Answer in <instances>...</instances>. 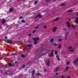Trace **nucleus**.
I'll use <instances>...</instances> for the list:
<instances>
[{
	"instance_id": "864d4df0",
	"label": "nucleus",
	"mask_w": 78,
	"mask_h": 78,
	"mask_svg": "<svg viewBox=\"0 0 78 78\" xmlns=\"http://www.w3.org/2000/svg\"><path fill=\"white\" fill-rule=\"evenodd\" d=\"M12 66H14V64H12Z\"/></svg>"
},
{
	"instance_id": "ddd939ff",
	"label": "nucleus",
	"mask_w": 78,
	"mask_h": 78,
	"mask_svg": "<svg viewBox=\"0 0 78 78\" xmlns=\"http://www.w3.org/2000/svg\"><path fill=\"white\" fill-rule=\"evenodd\" d=\"M59 70V66H58L55 70L56 71H58Z\"/></svg>"
},
{
	"instance_id": "4d7b16f0",
	"label": "nucleus",
	"mask_w": 78,
	"mask_h": 78,
	"mask_svg": "<svg viewBox=\"0 0 78 78\" xmlns=\"http://www.w3.org/2000/svg\"><path fill=\"white\" fill-rule=\"evenodd\" d=\"M20 23L21 24H22V23L20 22Z\"/></svg>"
},
{
	"instance_id": "79ce46f5",
	"label": "nucleus",
	"mask_w": 78,
	"mask_h": 78,
	"mask_svg": "<svg viewBox=\"0 0 78 78\" xmlns=\"http://www.w3.org/2000/svg\"><path fill=\"white\" fill-rule=\"evenodd\" d=\"M67 71H67V70H64V72H67Z\"/></svg>"
},
{
	"instance_id": "412c9836",
	"label": "nucleus",
	"mask_w": 78,
	"mask_h": 78,
	"mask_svg": "<svg viewBox=\"0 0 78 78\" xmlns=\"http://www.w3.org/2000/svg\"><path fill=\"white\" fill-rule=\"evenodd\" d=\"M72 10H69L68 11H67V12H72Z\"/></svg>"
},
{
	"instance_id": "6e6d98bb",
	"label": "nucleus",
	"mask_w": 78,
	"mask_h": 78,
	"mask_svg": "<svg viewBox=\"0 0 78 78\" xmlns=\"http://www.w3.org/2000/svg\"><path fill=\"white\" fill-rule=\"evenodd\" d=\"M76 34H77V32H76Z\"/></svg>"
},
{
	"instance_id": "f03ea898",
	"label": "nucleus",
	"mask_w": 78,
	"mask_h": 78,
	"mask_svg": "<svg viewBox=\"0 0 78 78\" xmlns=\"http://www.w3.org/2000/svg\"><path fill=\"white\" fill-rule=\"evenodd\" d=\"M53 51H54V50H52V51L51 52V54L49 55V57H51V56H53V55H54L53 54Z\"/></svg>"
},
{
	"instance_id": "7c9ffc66",
	"label": "nucleus",
	"mask_w": 78,
	"mask_h": 78,
	"mask_svg": "<svg viewBox=\"0 0 78 78\" xmlns=\"http://www.w3.org/2000/svg\"><path fill=\"white\" fill-rule=\"evenodd\" d=\"M69 63H70V62H67L66 64L67 65H68V64H69Z\"/></svg>"
},
{
	"instance_id": "f704fd0d",
	"label": "nucleus",
	"mask_w": 78,
	"mask_h": 78,
	"mask_svg": "<svg viewBox=\"0 0 78 78\" xmlns=\"http://www.w3.org/2000/svg\"><path fill=\"white\" fill-rule=\"evenodd\" d=\"M22 18H23L22 16H21L19 18V19H22Z\"/></svg>"
},
{
	"instance_id": "4be33fe9",
	"label": "nucleus",
	"mask_w": 78,
	"mask_h": 78,
	"mask_svg": "<svg viewBox=\"0 0 78 78\" xmlns=\"http://www.w3.org/2000/svg\"><path fill=\"white\" fill-rule=\"evenodd\" d=\"M21 22H23V23H25V20H21Z\"/></svg>"
},
{
	"instance_id": "09e8293b",
	"label": "nucleus",
	"mask_w": 78,
	"mask_h": 78,
	"mask_svg": "<svg viewBox=\"0 0 78 78\" xmlns=\"http://www.w3.org/2000/svg\"><path fill=\"white\" fill-rule=\"evenodd\" d=\"M17 62H15V64H17Z\"/></svg>"
},
{
	"instance_id": "4c0bfd02",
	"label": "nucleus",
	"mask_w": 78,
	"mask_h": 78,
	"mask_svg": "<svg viewBox=\"0 0 78 78\" xmlns=\"http://www.w3.org/2000/svg\"><path fill=\"white\" fill-rule=\"evenodd\" d=\"M31 34H29L28 36H29V37H30V36H31Z\"/></svg>"
},
{
	"instance_id": "a878e982",
	"label": "nucleus",
	"mask_w": 78,
	"mask_h": 78,
	"mask_svg": "<svg viewBox=\"0 0 78 78\" xmlns=\"http://www.w3.org/2000/svg\"><path fill=\"white\" fill-rule=\"evenodd\" d=\"M39 25H38V26L36 27L35 29H37V28H39Z\"/></svg>"
},
{
	"instance_id": "20e7f679",
	"label": "nucleus",
	"mask_w": 78,
	"mask_h": 78,
	"mask_svg": "<svg viewBox=\"0 0 78 78\" xmlns=\"http://www.w3.org/2000/svg\"><path fill=\"white\" fill-rule=\"evenodd\" d=\"M57 30V28L56 27H54L52 29V31L55 33V32H56V30Z\"/></svg>"
},
{
	"instance_id": "c03bdc74",
	"label": "nucleus",
	"mask_w": 78,
	"mask_h": 78,
	"mask_svg": "<svg viewBox=\"0 0 78 78\" xmlns=\"http://www.w3.org/2000/svg\"><path fill=\"white\" fill-rule=\"evenodd\" d=\"M58 75V73H57L55 74V76H56V75Z\"/></svg>"
},
{
	"instance_id": "8fccbe9b",
	"label": "nucleus",
	"mask_w": 78,
	"mask_h": 78,
	"mask_svg": "<svg viewBox=\"0 0 78 78\" xmlns=\"http://www.w3.org/2000/svg\"><path fill=\"white\" fill-rule=\"evenodd\" d=\"M32 76H34V74H33L32 75Z\"/></svg>"
},
{
	"instance_id": "37998d69",
	"label": "nucleus",
	"mask_w": 78,
	"mask_h": 78,
	"mask_svg": "<svg viewBox=\"0 0 78 78\" xmlns=\"http://www.w3.org/2000/svg\"><path fill=\"white\" fill-rule=\"evenodd\" d=\"M61 41V39H58L59 42H60V41Z\"/></svg>"
},
{
	"instance_id": "cd10ccee",
	"label": "nucleus",
	"mask_w": 78,
	"mask_h": 78,
	"mask_svg": "<svg viewBox=\"0 0 78 78\" xmlns=\"http://www.w3.org/2000/svg\"><path fill=\"white\" fill-rule=\"evenodd\" d=\"M35 73V70H34L33 71V74H34Z\"/></svg>"
},
{
	"instance_id": "6ab92c4d",
	"label": "nucleus",
	"mask_w": 78,
	"mask_h": 78,
	"mask_svg": "<svg viewBox=\"0 0 78 78\" xmlns=\"http://www.w3.org/2000/svg\"><path fill=\"white\" fill-rule=\"evenodd\" d=\"M61 44H59L58 47V49H59V48H61Z\"/></svg>"
},
{
	"instance_id": "5fc2aeb1",
	"label": "nucleus",
	"mask_w": 78,
	"mask_h": 78,
	"mask_svg": "<svg viewBox=\"0 0 78 78\" xmlns=\"http://www.w3.org/2000/svg\"><path fill=\"white\" fill-rule=\"evenodd\" d=\"M37 21V20H36L35 21V22H36Z\"/></svg>"
},
{
	"instance_id": "dca6fc26",
	"label": "nucleus",
	"mask_w": 78,
	"mask_h": 78,
	"mask_svg": "<svg viewBox=\"0 0 78 78\" xmlns=\"http://www.w3.org/2000/svg\"><path fill=\"white\" fill-rule=\"evenodd\" d=\"M27 47H31V45L30 44H28L27 45Z\"/></svg>"
},
{
	"instance_id": "2eb2a0df",
	"label": "nucleus",
	"mask_w": 78,
	"mask_h": 78,
	"mask_svg": "<svg viewBox=\"0 0 78 78\" xmlns=\"http://www.w3.org/2000/svg\"><path fill=\"white\" fill-rule=\"evenodd\" d=\"M37 44V41H34V44H35V45H36V44Z\"/></svg>"
},
{
	"instance_id": "a19ab883",
	"label": "nucleus",
	"mask_w": 78,
	"mask_h": 78,
	"mask_svg": "<svg viewBox=\"0 0 78 78\" xmlns=\"http://www.w3.org/2000/svg\"><path fill=\"white\" fill-rule=\"evenodd\" d=\"M25 65H23V68H24V67H25Z\"/></svg>"
},
{
	"instance_id": "58836bf2",
	"label": "nucleus",
	"mask_w": 78,
	"mask_h": 78,
	"mask_svg": "<svg viewBox=\"0 0 78 78\" xmlns=\"http://www.w3.org/2000/svg\"><path fill=\"white\" fill-rule=\"evenodd\" d=\"M65 77V76H62V78H64Z\"/></svg>"
},
{
	"instance_id": "c756f323",
	"label": "nucleus",
	"mask_w": 78,
	"mask_h": 78,
	"mask_svg": "<svg viewBox=\"0 0 78 78\" xmlns=\"http://www.w3.org/2000/svg\"><path fill=\"white\" fill-rule=\"evenodd\" d=\"M55 55H57L58 54V52H57V51H55Z\"/></svg>"
},
{
	"instance_id": "49530a36",
	"label": "nucleus",
	"mask_w": 78,
	"mask_h": 78,
	"mask_svg": "<svg viewBox=\"0 0 78 78\" xmlns=\"http://www.w3.org/2000/svg\"><path fill=\"white\" fill-rule=\"evenodd\" d=\"M55 46H57V44H55Z\"/></svg>"
},
{
	"instance_id": "7ed1b4c3",
	"label": "nucleus",
	"mask_w": 78,
	"mask_h": 78,
	"mask_svg": "<svg viewBox=\"0 0 78 78\" xmlns=\"http://www.w3.org/2000/svg\"><path fill=\"white\" fill-rule=\"evenodd\" d=\"M39 17V18H41L42 17V16L41 15V14H39V15H38L37 16L35 17V19H37V18Z\"/></svg>"
},
{
	"instance_id": "6e6552de",
	"label": "nucleus",
	"mask_w": 78,
	"mask_h": 78,
	"mask_svg": "<svg viewBox=\"0 0 78 78\" xmlns=\"http://www.w3.org/2000/svg\"><path fill=\"white\" fill-rule=\"evenodd\" d=\"M12 41H11V40H8V41H7V43L9 44V43H12Z\"/></svg>"
},
{
	"instance_id": "bf43d9fd",
	"label": "nucleus",
	"mask_w": 78,
	"mask_h": 78,
	"mask_svg": "<svg viewBox=\"0 0 78 78\" xmlns=\"http://www.w3.org/2000/svg\"><path fill=\"white\" fill-rule=\"evenodd\" d=\"M29 73H30V71H29Z\"/></svg>"
},
{
	"instance_id": "5701e85b",
	"label": "nucleus",
	"mask_w": 78,
	"mask_h": 78,
	"mask_svg": "<svg viewBox=\"0 0 78 78\" xmlns=\"http://www.w3.org/2000/svg\"><path fill=\"white\" fill-rule=\"evenodd\" d=\"M8 65L10 66V67H11V66H12V64L11 63H9L8 64Z\"/></svg>"
},
{
	"instance_id": "13d9d810",
	"label": "nucleus",
	"mask_w": 78,
	"mask_h": 78,
	"mask_svg": "<svg viewBox=\"0 0 78 78\" xmlns=\"http://www.w3.org/2000/svg\"><path fill=\"white\" fill-rule=\"evenodd\" d=\"M54 1H56V0H54Z\"/></svg>"
},
{
	"instance_id": "0eeeda50",
	"label": "nucleus",
	"mask_w": 78,
	"mask_h": 78,
	"mask_svg": "<svg viewBox=\"0 0 78 78\" xmlns=\"http://www.w3.org/2000/svg\"><path fill=\"white\" fill-rule=\"evenodd\" d=\"M47 65L49 66H50V61L49 60H48V62H47Z\"/></svg>"
},
{
	"instance_id": "423d86ee",
	"label": "nucleus",
	"mask_w": 78,
	"mask_h": 78,
	"mask_svg": "<svg viewBox=\"0 0 78 78\" xmlns=\"http://www.w3.org/2000/svg\"><path fill=\"white\" fill-rule=\"evenodd\" d=\"M59 20V18L58 17H57L56 18V19H54L53 20V21H54V22H56L57 21H58V20Z\"/></svg>"
},
{
	"instance_id": "2f4dec72",
	"label": "nucleus",
	"mask_w": 78,
	"mask_h": 78,
	"mask_svg": "<svg viewBox=\"0 0 78 78\" xmlns=\"http://www.w3.org/2000/svg\"><path fill=\"white\" fill-rule=\"evenodd\" d=\"M72 27H73V28H75V26H74V25H72Z\"/></svg>"
},
{
	"instance_id": "de8ad7c7",
	"label": "nucleus",
	"mask_w": 78,
	"mask_h": 78,
	"mask_svg": "<svg viewBox=\"0 0 78 78\" xmlns=\"http://www.w3.org/2000/svg\"><path fill=\"white\" fill-rule=\"evenodd\" d=\"M5 74H6V75H7L8 74V73L7 72H5Z\"/></svg>"
},
{
	"instance_id": "c85d7f7f",
	"label": "nucleus",
	"mask_w": 78,
	"mask_h": 78,
	"mask_svg": "<svg viewBox=\"0 0 78 78\" xmlns=\"http://www.w3.org/2000/svg\"><path fill=\"white\" fill-rule=\"evenodd\" d=\"M67 36L65 35V40H67Z\"/></svg>"
},
{
	"instance_id": "052dcab7",
	"label": "nucleus",
	"mask_w": 78,
	"mask_h": 78,
	"mask_svg": "<svg viewBox=\"0 0 78 78\" xmlns=\"http://www.w3.org/2000/svg\"><path fill=\"white\" fill-rule=\"evenodd\" d=\"M6 58V59H7V58Z\"/></svg>"
},
{
	"instance_id": "f8f14e48",
	"label": "nucleus",
	"mask_w": 78,
	"mask_h": 78,
	"mask_svg": "<svg viewBox=\"0 0 78 78\" xmlns=\"http://www.w3.org/2000/svg\"><path fill=\"white\" fill-rule=\"evenodd\" d=\"M56 57L57 58V60H58V61H59L60 59H59V56H58V55H56Z\"/></svg>"
},
{
	"instance_id": "aec40b11",
	"label": "nucleus",
	"mask_w": 78,
	"mask_h": 78,
	"mask_svg": "<svg viewBox=\"0 0 78 78\" xmlns=\"http://www.w3.org/2000/svg\"><path fill=\"white\" fill-rule=\"evenodd\" d=\"M66 5V4H65L64 3H62V4L60 5V6H64V5Z\"/></svg>"
},
{
	"instance_id": "e433bc0d",
	"label": "nucleus",
	"mask_w": 78,
	"mask_h": 78,
	"mask_svg": "<svg viewBox=\"0 0 78 78\" xmlns=\"http://www.w3.org/2000/svg\"><path fill=\"white\" fill-rule=\"evenodd\" d=\"M68 34H69V32H67V33H66L65 36H67Z\"/></svg>"
},
{
	"instance_id": "9d476101",
	"label": "nucleus",
	"mask_w": 78,
	"mask_h": 78,
	"mask_svg": "<svg viewBox=\"0 0 78 78\" xmlns=\"http://www.w3.org/2000/svg\"><path fill=\"white\" fill-rule=\"evenodd\" d=\"M66 23L68 27H69L70 28V23L68 22H66Z\"/></svg>"
},
{
	"instance_id": "a18cd8bd",
	"label": "nucleus",
	"mask_w": 78,
	"mask_h": 78,
	"mask_svg": "<svg viewBox=\"0 0 78 78\" xmlns=\"http://www.w3.org/2000/svg\"><path fill=\"white\" fill-rule=\"evenodd\" d=\"M5 39H8V37H5Z\"/></svg>"
},
{
	"instance_id": "3c124183",
	"label": "nucleus",
	"mask_w": 78,
	"mask_h": 78,
	"mask_svg": "<svg viewBox=\"0 0 78 78\" xmlns=\"http://www.w3.org/2000/svg\"><path fill=\"white\" fill-rule=\"evenodd\" d=\"M46 71H47V70H46V69H45V70H44V72H45Z\"/></svg>"
},
{
	"instance_id": "f257e3e1",
	"label": "nucleus",
	"mask_w": 78,
	"mask_h": 78,
	"mask_svg": "<svg viewBox=\"0 0 78 78\" xmlns=\"http://www.w3.org/2000/svg\"><path fill=\"white\" fill-rule=\"evenodd\" d=\"M32 39L34 41H39V37H37V38H33Z\"/></svg>"
},
{
	"instance_id": "a211bd4d",
	"label": "nucleus",
	"mask_w": 78,
	"mask_h": 78,
	"mask_svg": "<svg viewBox=\"0 0 78 78\" xmlns=\"http://www.w3.org/2000/svg\"><path fill=\"white\" fill-rule=\"evenodd\" d=\"M54 40V39L52 38L50 40V42H53Z\"/></svg>"
},
{
	"instance_id": "1a4fd4ad",
	"label": "nucleus",
	"mask_w": 78,
	"mask_h": 78,
	"mask_svg": "<svg viewBox=\"0 0 78 78\" xmlns=\"http://www.w3.org/2000/svg\"><path fill=\"white\" fill-rule=\"evenodd\" d=\"M6 22V20L5 19H3L2 20V23H5Z\"/></svg>"
},
{
	"instance_id": "4468645a",
	"label": "nucleus",
	"mask_w": 78,
	"mask_h": 78,
	"mask_svg": "<svg viewBox=\"0 0 78 78\" xmlns=\"http://www.w3.org/2000/svg\"><path fill=\"white\" fill-rule=\"evenodd\" d=\"M69 66H67L66 67V71H68V70H69Z\"/></svg>"
},
{
	"instance_id": "b1692460",
	"label": "nucleus",
	"mask_w": 78,
	"mask_h": 78,
	"mask_svg": "<svg viewBox=\"0 0 78 78\" xmlns=\"http://www.w3.org/2000/svg\"><path fill=\"white\" fill-rule=\"evenodd\" d=\"M37 3H38V2L37 1H35L34 2V4L36 5V4H37Z\"/></svg>"
},
{
	"instance_id": "393cba45",
	"label": "nucleus",
	"mask_w": 78,
	"mask_h": 78,
	"mask_svg": "<svg viewBox=\"0 0 78 78\" xmlns=\"http://www.w3.org/2000/svg\"><path fill=\"white\" fill-rule=\"evenodd\" d=\"M69 51H71V52H73V51H74V50H69Z\"/></svg>"
},
{
	"instance_id": "39448f33",
	"label": "nucleus",
	"mask_w": 78,
	"mask_h": 78,
	"mask_svg": "<svg viewBox=\"0 0 78 78\" xmlns=\"http://www.w3.org/2000/svg\"><path fill=\"white\" fill-rule=\"evenodd\" d=\"M74 64H78V58L77 60V61L76 62V60H75L74 62Z\"/></svg>"
},
{
	"instance_id": "f3484780",
	"label": "nucleus",
	"mask_w": 78,
	"mask_h": 78,
	"mask_svg": "<svg viewBox=\"0 0 78 78\" xmlns=\"http://www.w3.org/2000/svg\"><path fill=\"white\" fill-rule=\"evenodd\" d=\"M12 10H13V9H12V8H11L10 9L9 11H10V12H11L12 11Z\"/></svg>"
},
{
	"instance_id": "72a5a7b5",
	"label": "nucleus",
	"mask_w": 78,
	"mask_h": 78,
	"mask_svg": "<svg viewBox=\"0 0 78 78\" xmlns=\"http://www.w3.org/2000/svg\"><path fill=\"white\" fill-rule=\"evenodd\" d=\"M72 47H70L68 48V49L69 50L70 49H72Z\"/></svg>"
},
{
	"instance_id": "603ef678",
	"label": "nucleus",
	"mask_w": 78,
	"mask_h": 78,
	"mask_svg": "<svg viewBox=\"0 0 78 78\" xmlns=\"http://www.w3.org/2000/svg\"><path fill=\"white\" fill-rule=\"evenodd\" d=\"M76 16H78V14H76Z\"/></svg>"
},
{
	"instance_id": "9b49d317",
	"label": "nucleus",
	"mask_w": 78,
	"mask_h": 78,
	"mask_svg": "<svg viewBox=\"0 0 78 78\" xmlns=\"http://www.w3.org/2000/svg\"><path fill=\"white\" fill-rule=\"evenodd\" d=\"M21 56V57L23 58H25V56L24 54H22Z\"/></svg>"
},
{
	"instance_id": "bb28decb",
	"label": "nucleus",
	"mask_w": 78,
	"mask_h": 78,
	"mask_svg": "<svg viewBox=\"0 0 78 78\" xmlns=\"http://www.w3.org/2000/svg\"><path fill=\"white\" fill-rule=\"evenodd\" d=\"M37 76H40V74L39 73H37Z\"/></svg>"
},
{
	"instance_id": "473e14b6",
	"label": "nucleus",
	"mask_w": 78,
	"mask_h": 78,
	"mask_svg": "<svg viewBox=\"0 0 78 78\" xmlns=\"http://www.w3.org/2000/svg\"><path fill=\"white\" fill-rule=\"evenodd\" d=\"M36 31V30H34L32 32V33H34Z\"/></svg>"
},
{
	"instance_id": "c9c22d12",
	"label": "nucleus",
	"mask_w": 78,
	"mask_h": 78,
	"mask_svg": "<svg viewBox=\"0 0 78 78\" xmlns=\"http://www.w3.org/2000/svg\"><path fill=\"white\" fill-rule=\"evenodd\" d=\"M44 28H47V26H44Z\"/></svg>"
},
{
	"instance_id": "ea45409f",
	"label": "nucleus",
	"mask_w": 78,
	"mask_h": 78,
	"mask_svg": "<svg viewBox=\"0 0 78 78\" xmlns=\"http://www.w3.org/2000/svg\"><path fill=\"white\" fill-rule=\"evenodd\" d=\"M50 1V0H46V2H49Z\"/></svg>"
}]
</instances>
